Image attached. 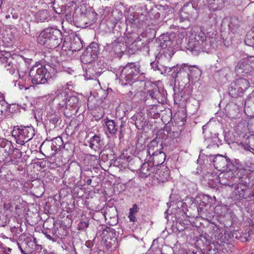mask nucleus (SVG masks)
<instances>
[{"label":"nucleus","instance_id":"nucleus-1","mask_svg":"<svg viewBox=\"0 0 254 254\" xmlns=\"http://www.w3.org/2000/svg\"><path fill=\"white\" fill-rule=\"evenodd\" d=\"M209 161H213L214 168L219 171H225L224 173L220 174L218 176L213 175L212 173H208L205 176V179H208V184L210 187L215 188L217 187V183L222 185H230V183L225 182V179L230 177L233 178L234 175L231 171L233 165L230 162V160L226 157L222 155L214 156L210 155L208 157Z\"/></svg>","mask_w":254,"mask_h":254},{"label":"nucleus","instance_id":"nucleus-2","mask_svg":"<svg viewBox=\"0 0 254 254\" xmlns=\"http://www.w3.org/2000/svg\"><path fill=\"white\" fill-rule=\"evenodd\" d=\"M254 171V163L246 162L244 165V168L239 170L237 173L238 177H235V182L238 184H231V180L232 179H227L225 182L230 183L229 186L234 189L232 192V197L235 200H240L245 198V192L247 190L248 187V182L243 179H246L248 177L249 172H253ZM231 178V177H229Z\"/></svg>","mask_w":254,"mask_h":254},{"label":"nucleus","instance_id":"nucleus-3","mask_svg":"<svg viewBox=\"0 0 254 254\" xmlns=\"http://www.w3.org/2000/svg\"><path fill=\"white\" fill-rule=\"evenodd\" d=\"M54 69L48 65H42L38 63L35 64L29 71V76L33 84H45L50 82L55 76Z\"/></svg>","mask_w":254,"mask_h":254},{"label":"nucleus","instance_id":"nucleus-4","mask_svg":"<svg viewBox=\"0 0 254 254\" xmlns=\"http://www.w3.org/2000/svg\"><path fill=\"white\" fill-rule=\"evenodd\" d=\"M62 33L60 30L48 27L42 31L37 37L38 42L47 48L57 47L62 42Z\"/></svg>","mask_w":254,"mask_h":254},{"label":"nucleus","instance_id":"nucleus-5","mask_svg":"<svg viewBox=\"0 0 254 254\" xmlns=\"http://www.w3.org/2000/svg\"><path fill=\"white\" fill-rule=\"evenodd\" d=\"M182 40V38L177 39L174 33L161 35L159 42L160 47L163 49V54L161 53L162 59L164 58L167 61H170L175 53L174 49L181 43Z\"/></svg>","mask_w":254,"mask_h":254},{"label":"nucleus","instance_id":"nucleus-6","mask_svg":"<svg viewBox=\"0 0 254 254\" xmlns=\"http://www.w3.org/2000/svg\"><path fill=\"white\" fill-rule=\"evenodd\" d=\"M140 66L137 64L129 63L125 66L120 74L122 82L126 81L125 84H131L137 81H143L144 76L139 70Z\"/></svg>","mask_w":254,"mask_h":254},{"label":"nucleus","instance_id":"nucleus-7","mask_svg":"<svg viewBox=\"0 0 254 254\" xmlns=\"http://www.w3.org/2000/svg\"><path fill=\"white\" fill-rule=\"evenodd\" d=\"M148 162L153 165L158 166L162 164L165 159V154L162 151L163 146L158 144L156 140H153L147 146Z\"/></svg>","mask_w":254,"mask_h":254},{"label":"nucleus","instance_id":"nucleus-8","mask_svg":"<svg viewBox=\"0 0 254 254\" xmlns=\"http://www.w3.org/2000/svg\"><path fill=\"white\" fill-rule=\"evenodd\" d=\"M35 134V130L33 127H14L12 132V135L16 139V143L20 145H24L26 142L31 140Z\"/></svg>","mask_w":254,"mask_h":254},{"label":"nucleus","instance_id":"nucleus-9","mask_svg":"<svg viewBox=\"0 0 254 254\" xmlns=\"http://www.w3.org/2000/svg\"><path fill=\"white\" fill-rule=\"evenodd\" d=\"M248 80L244 78L236 79L231 83L229 88V93L231 96L235 97L241 96L249 87Z\"/></svg>","mask_w":254,"mask_h":254},{"label":"nucleus","instance_id":"nucleus-10","mask_svg":"<svg viewBox=\"0 0 254 254\" xmlns=\"http://www.w3.org/2000/svg\"><path fill=\"white\" fill-rule=\"evenodd\" d=\"M17 245L23 254H31L35 249V239H32L26 234H22L19 237Z\"/></svg>","mask_w":254,"mask_h":254},{"label":"nucleus","instance_id":"nucleus-11","mask_svg":"<svg viewBox=\"0 0 254 254\" xmlns=\"http://www.w3.org/2000/svg\"><path fill=\"white\" fill-rule=\"evenodd\" d=\"M151 163L145 162L144 163L140 169L139 172V176L141 178H146L148 176L150 175L151 173H152L155 170L156 175L154 176L159 181L161 182H164L166 179H167V176H168V173L165 174V177H162L160 175L161 171L160 169H156V167L154 166L155 165H150Z\"/></svg>","mask_w":254,"mask_h":254},{"label":"nucleus","instance_id":"nucleus-12","mask_svg":"<svg viewBox=\"0 0 254 254\" xmlns=\"http://www.w3.org/2000/svg\"><path fill=\"white\" fill-rule=\"evenodd\" d=\"M48 99L52 100L53 105L57 110L61 109H65L67 108L66 100L67 95L64 92H60L59 90L55 92L54 94H51L48 95Z\"/></svg>","mask_w":254,"mask_h":254},{"label":"nucleus","instance_id":"nucleus-13","mask_svg":"<svg viewBox=\"0 0 254 254\" xmlns=\"http://www.w3.org/2000/svg\"><path fill=\"white\" fill-rule=\"evenodd\" d=\"M25 64V63L21 57H18L16 59H13L11 63L5 65L6 70L12 75L14 73H18L19 77L23 80V77L26 75V72L21 69V65Z\"/></svg>","mask_w":254,"mask_h":254},{"label":"nucleus","instance_id":"nucleus-14","mask_svg":"<svg viewBox=\"0 0 254 254\" xmlns=\"http://www.w3.org/2000/svg\"><path fill=\"white\" fill-rule=\"evenodd\" d=\"M182 72H184L185 75L187 76L188 82L190 81V78H192L193 77L196 78L201 74L200 70L196 66L194 65L192 66L186 64L181 65L179 70L177 72L176 76H178L179 74Z\"/></svg>","mask_w":254,"mask_h":254},{"label":"nucleus","instance_id":"nucleus-15","mask_svg":"<svg viewBox=\"0 0 254 254\" xmlns=\"http://www.w3.org/2000/svg\"><path fill=\"white\" fill-rule=\"evenodd\" d=\"M98 54L97 45L92 44L87 48L85 52L81 56V62L85 63H90L96 58Z\"/></svg>","mask_w":254,"mask_h":254},{"label":"nucleus","instance_id":"nucleus-16","mask_svg":"<svg viewBox=\"0 0 254 254\" xmlns=\"http://www.w3.org/2000/svg\"><path fill=\"white\" fill-rule=\"evenodd\" d=\"M252 71V66L248 60H241L235 67V72L237 76H246Z\"/></svg>","mask_w":254,"mask_h":254},{"label":"nucleus","instance_id":"nucleus-17","mask_svg":"<svg viewBox=\"0 0 254 254\" xmlns=\"http://www.w3.org/2000/svg\"><path fill=\"white\" fill-rule=\"evenodd\" d=\"M205 34L204 32L200 30L199 33L195 37V41L189 42V46L192 51H200L201 48L200 47L199 41L203 42L206 40Z\"/></svg>","mask_w":254,"mask_h":254},{"label":"nucleus","instance_id":"nucleus-18","mask_svg":"<svg viewBox=\"0 0 254 254\" xmlns=\"http://www.w3.org/2000/svg\"><path fill=\"white\" fill-rule=\"evenodd\" d=\"M1 46L3 47V42L0 39V62L5 65L11 63V61L14 58L11 56L9 52L2 50Z\"/></svg>","mask_w":254,"mask_h":254},{"label":"nucleus","instance_id":"nucleus-19","mask_svg":"<svg viewBox=\"0 0 254 254\" xmlns=\"http://www.w3.org/2000/svg\"><path fill=\"white\" fill-rule=\"evenodd\" d=\"M4 148V150L5 152H7V155L11 156V157L19 158L22 156L21 152L20 150L17 148H14L10 142L7 143Z\"/></svg>","mask_w":254,"mask_h":254},{"label":"nucleus","instance_id":"nucleus-20","mask_svg":"<svg viewBox=\"0 0 254 254\" xmlns=\"http://www.w3.org/2000/svg\"><path fill=\"white\" fill-rule=\"evenodd\" d=\"M89 147L94 150L100 148L102 146L100 137L97 135L92 136L89 140Z\"/></svg>","mask_w":254,"mask_h":254},{"label":"nucleus","instance_id":"nucleus-21","mask_svg":"<svg viewBox=\"0 0 254 254\" xmlns=\"http://www.w3.org/2000/svg\"><path fill=\"white\" fill-rule=\"evenodd\" d=\"M107 130L111 134H115L118 131V127L114 121L108 119L104 120Z\"/></svg>","mask_w":254,"mask_h":254},{"label":"nucleus","instance_id":"nucleus-22","mask_svg":"<svg viewBox=\"0 0 254 254\" xmlns=\"http://www.w3.org/2000/svg\"><path fill=\"white\" fill-rule=\"evenodd\" d=\"M49 14L47 10H39L36 14V18L39 22H43L48 20Z\"/></svg>","mask_w":254,"mask_h":254},{"label":"nucleus","instance_id":"nucleus-23","mask_svg":"<svg viewBox=\"0 0 254 254\" xmlns=\"http://www.w3.org/2000/svg\"><path fill=\"white\" fill-rule=\"evenodd\" d=\"M249 144H243L242 147L245 151H248L254 154V145L252 143L254 141V135L252 134L249 137Z\"/></svg>","mask_w":254,"mask_h":254},{"label":"nucleus","instance_id":"nucleus-24","mask_svg":"<svg viewBox=\"0 0 254 254\" xmlns=\"http://www.w3.org/2000/svg\"><path fill=\"white\" fill-rule=\"evenodd\" d=\"M245 42L247 45L254 47V32H249L247 34Z\"/></svg>","mask_w":254,"mask_h":254},{"label":"nucleus","instance_id":"nucleus-25","mask_svg":"<svg viewBox=\"0 0 254 254\" xmlns=\"http://www.w3.org/2000/svg\"><path fill=\"white\" fill-rule=\"evenodd\" d=\"M8 105L6 102L4 100L3 96H0V115H2L8 109Z\"/></svg>","mask_w":254,"mask_h":254},{"label":"nucleus","instance_id":"nucleus-26","mask_svg":"<svg viewBox=\"0 0 254 254\" xmlns=\"http://www.w3.org/2000/svg\"><path fill=\"white\" fill-rule=\"evenodd\" d=\"M22 78L23 80L21 79L20 77H19V79L16 81L14 85L15 86H16L17 85L19 90H22L23 88H24L25 89H27L28 88V87L26 86L25 83H24V82H25L26 79V77L25 76V75H24Z\"/></svg>","mask_w":254,"mask_h":254},{"label":"nucleus","instance_id":"nucleus-27","mask_svg":"<svg viewBox=\"0 0 254 254\" xmlns=\"http://www.w3.org/2000/svg\"><path fill=\"white\" fill-rule=\"evenodd\" d=\"M78 103V99L74 96H70L68 100H66L67 106L71 107H75Z\"/></svg>","mask_w":254,"mask_h":254},{"label":"nucleus","instance_id":"nucleus-28","mask_svg":"<svg viewBox=\"0 0 254 254\" xmlns=\"http://www.w3.org/2000/svg\"><path fill=\"white\" fill-rule=\"evenodd\" d=\"M158 94H159V91L157 89V87H156L154 89L148 90L147 95L149 97L152 98L153 99L156 100L157 101V102L158 103H159V101L158 100V98L157 97Z\"/></svg>","mask_w":254,"mask_h":254},{"label":"nucleus","instance_id":"nucleus-29","mask_svg":"<svg viewBox=\"0 0 254 254\" xmlns=\"http://www.w3.org/2000/svg\"><path fill=\"white\" fill-rule=\"evenodd\" d=\"M62 140L61 137L56 138L55 139L53 140L52 145H51V149L52 150L54 151V153L56 152L57 149H59L61 147V144H59L57 146V142L60 143H62Z\"/></svg>","mask_w":254,"mask_h":254},{"label":"nucleus","instance_id":"nucleus-30","mask_svg":"<svg viewBox=\"0 0 254 254\" xmlns=\"http://www.w3.org/2000/svg\"><path fill=\"white\" fill-rule=\"evenodd\" d=\"M51 123L56 126L59 120L61 119V115L59 112L56 113L53 116L48 118Z\"/></svg>","mask_w":254,"mask_h":254},{"label":"nucleus","instance_id":"nucleus-31","mask_svg":"<svg viewBox=\"0 0 254 254\" xmlns=\"http://www.w3.org/2000/svg\"><path fill=\"white\" fill-rule=\"evenodd\" d=\"M74 40L76 41V42L77 43V46L75 47L72 44L71 46L70 47L72 51H78L82 47V44L79 38L76 37V38H74Z\"/></svg>","mask_w":254,"mask_h":254},{"label":"nucleus","instance_id":"nucleus-32","mask_svg":"<svg viewBox=\"0 0 254 254\" xmlns=\"http://www.w3.org/2000/svg\"><path fill=\"white\" fill-rule=\"evenodd\" d=\"M7 224V218L3 213H0V226L3 227Z\"/></svg>","mask_w":254,"mask_h":254},{"label":"nucleus","instance_id":"nucleus-33","mask_svg":"<svg viewBox=\"0 0 254 254\" xmlns=\"http://www.w3.org/2000/svg\"><path fill=\"white\" fill-rule=\"evenodd\" d=\"M203 202L205 204L212 203V199L208 195H202Z\"/></svg>","mask_w":254,"mask_h":254},{"label":"nucleus","instance_id":"nucleus-34","mask_svg":"<svg viewBox=\"0 0 254 254\" xmlns=\"http://www.w3.org/2000/svg\"><path fill=\"white\" fill-rule=\"evenodd\" d=\"M158 69L160 71L161 73L162 74L168 73L170 72L171 71V68L167 66H163L162 67V69H161L160 67H158Z\"/></svg>","mask_w":254,"mask_h":254},{"label":"nucleus","instance_id":"nucleus-35","mask_svg":"<svg viewBox=\"0 0 254 254\" xmlns=\"http://www.w3.org/2000/svg\"><path fill=\"white\" fill-rule=\"evenodd\" d=\"M89 224L88 222L86 221H81L80 222L78 226V230H84L85 228H87L88 227Z\"/></svg>","mask_w":254,"mask_h":254},{"label":"nucleus","instance_id":"nucleus-36","mask_svg":"<svg viewBox=\"0 0 254 254\" xmlns=\"http://www.w3.org/2000/svg\"><path fill=\"white\" fill-rule=\"evenodd\" d=\"M58 111H56L54 110L51 107L49 109L47 108V118H49V117L53 116V114H55V113H58Z\"/></svg>","mask_w":254,"mask_h":254},{"label":"nucleus","instance_id":"nucleus-37","mask_svg":"<svg viewBox=\"0 0 254 254\" xmlns=\"http://www.w3.org/2000/svg\"><path fill=\"white\" fill-rule=\"evenodd\" d=\"M250 131L254 133V119L251 120L248 126Z\"/></svg>","mask_w":254,"mask_h":254},{"label":"nucleus","instance_id":"nucleus-38","mask_svg":"<svg viewBox=\"0 0 254 254\" xmlns=\"http://www.w3.org/2000/svg\"><path fill=\"white\" fill-rule=\"evenodd\" d=\"M137 206L136 204H134L132 208L129 209V214H135L137 212Z\"/></svg>","mask_w":254,"mask_h":254},{"label":"nucleus","instance_id":"nucleus-39","mask_svg":"<svg viewBox=\"0 0 254 254\" xmlns=\"http://www.w3.org/2000/svg\"><path fill=\"white\" fill-rule=\"evenodd\" d=\"M250 231L248 232V234H246L245 235L243 234V235L241 237L242 241H249L250 240Z\"/></svg>","mask_w":254,"mask_h":254},{"label":"nucleus","instance_id":"nucleus-40","mask_svg":"<svg viewBox=\"0 0 254 254\" xmlns=\"http://www.w3.org/2000/svg\"><path fill=\"white\" fill-rule=\"evenodd\" d=\"M90 69H88L86 71V73H85V78H86L87 79H94V75H90Z\"/></svg>","mask_w":254,"mask_h":254},{"label":"nucleus","instance_id":"nucleus-41","mask_svg":"<svg viewBox=\"0 0 254 254\" xmlns=\"http://www.w3.org/2000/svg\"><path fill=\"white\" fill-rule=\"evenodd\" d=\"M116 43H113L112 44H109L106 46V50L109 51L110 52H112L113 49V46L115 45ZM113 51L116 52V51L115 49H113Z\"/></svg>","mask_w":254,"mask_h":254},{"label":"nucleus","instance_id":"nucleus-42","mask_svg":"<svg viewBox=\"0 0 254 254\" xmlns=\"http://www.w3.org/2000/svg\"><path fill=\"white\" fill-rule=\"evenodd\" d=\"M137 16L135 15L133 16L132 17H131V15L130 16L128 15L127 17V20L130 23L134 22L135 21V20L137 19Z\"/></svg>","mask_w":254,"mask_h":254},{"label":"nucleus","instance_id":"nucleus-43","mask_svg":"<svg viewBox=\"0 0 254 254\" xmlns=\"http://www.w3.org/2000/svg\"><path fill=\"white\" fill-rule=\"evenodd\" d=\"M128 218L130 222H134L136 221V218L134 214H129Z\"/></svg>","mask_w":254,"mask_h":254},{"label":"nucleus","instance_id":"nucleus-44","mask_svg":"<svg viewBox=\"0 0 254 254\" xmlns=\"http://www.w3.org/2000/svg\"><path fill=\"white\" fill-rule=\"evenodd\" d=\"M208 254H219L218 250L215 249H213V250H210Z\"/></svg>","mask_w":254,"mask_h":254},{"label":"nucleus","instance_id":"nucleus-45","mask_svg":"<svg viewBox=\"0 0 254 254\" xmlns=\"http://www.w3.org/2000/svg\"><path fill=\"white\" fill-rule=\"evenodd\" d=\"M85 245H86V247L89 248H91L92 246V244L91 242H89V241L86 242Z\"/></svg>","mask_w":254,"mask_h":254},{"label":"nucleus","instance_id":"nucleus-46","mask_svg":"<svg viewBox=\"0 0 254 254\" xmlns=\"http://www.w3.org/2000/svg\"><path fill=\"white\" fill-rule=\"evenodd\" d=\"M70 254H76V252L74 248H71V251H70Z\"/></svg>","mask_w":254,"mask_h":254},{"label":"nucleus","instance_id":"nucleus-47","mask_svg":"<svg viewBox=\"0 0 254 254\" xmlns=\"http://www.w3.org/2000/svg\"><path fill=\"white\" fill-rule=\"evenodd\" d=\"M228 71V69L225 68V69L220 70L219 71V72H220V73H221L225 72V71Z\"/></svg>","mask_w":254,"mask_h":254},{"label":"nucleus","instance_id":"nucleus-48","mask_svg":"<svg viewBox=\"0 0 254 254\" xmlns=\"http://www.w3.org/2000/svg\"><path fill=\"white\" fill-rule=\"evenodd\" d=\"M209 4H211L215 0H206Z\"/></svg>","mask_w":254,"mask_h":254},{"label":"nucleus","instance_id":"nucleus-49","mask_svg":"<svg viewBox=\"0 0 254 254\" xmlns=\"http://www.w3.org/2000/svg\"><path fill=\"white\" fill-rule=\"evenodd\" d=\"M5 17H6V18H9V17H10V15H6L5 16Z\"/></svg>","mask_w":254,"mask_h":254},{"label":"nucleus","instance_id":"nucleus-50","mask_svg":"<svg viewBox=\"0 0 254 254\" xmlns=\"http://www.w3.org/2000/svg\"><path fill=\"white\" fill-rule=\"evenodd\" d=\"M47 237L48 238H49V239H51V236H50V235H48V236H47Z\"/></svg>","mask_w":254,"mask_h":254},{"label":"nucleus","instance_id":"nucleus-51","mask_svg":"<svg viewBox=\"0 0 254 254\" xmlns=\"http://www.w3.org/2000/svg\"><path fill=\"white\" fill-rule=\"evenodd\" d=\"M137 41H141L140 37H138V38L137 39Z\"/></svg>","mask_w":254,"mask_h":254},{"label":"nucleus","instance_id":"nucleus-52","mask_svg":"<svg viewBox=\"0 0 254 254\" xmlns=\"http://www.w3.org/2000/svg\"><path fill=\"white\" fill-rule=\"evenodd\" d=\"M2 254H9L7 253H3Z\"/></svg>","mask_w":254,"mask_h":254},{"label":"nucleus","instance_id":"nucleus-53","mask_svg":"<svg viewBox=\"0 0 254 254\" xmlns=\"http://www.w3.org/2000/svg\"><path fill=\"white\" fill-rule=\"evenodd\" d=\"M12 17H13L14 18H16L17 17L16 16H12Z\"/></svg>","mask_w":254,"mask_h":254},{"label":"nucleus","instance_id":"nucleus-54","mask_svg":"<svg viewBox=\"0 0 254 254\" xmlns=\"http://www.w3.org/2000/svg\"><path fill=\"white\" fill-rule=\"evenodd\" d=\"M88 182H91V180H88Z\"/></svg>","mask_w":254,"mask_h":254},{"label":"nucleus","instance_id":"nucleus-55","mask_svg":"<svg viewBox=\"0 0 254 254\" xmlns=\"http://www.w3.org/2000/svg\"><path fill=\"white\" fill-rule=\"evenodd\" d=\"M88 182H91V180H88Z\"/></svg>","mask_w":254,"mask_h":254},{"label":"nucleus","instance_id":"nucleus-56","mask_svg":"<svg viewBox=\"0 0 254 254\" xmlns=\"http://www.w3.org/2000/svg\"><path fill=\"white\" fill-rule=\"evenodd\" d=\"M0 96H2V95H1V94H0Z\"/></svg>","mask_w":254,"mask_h":254}]
</instances>
